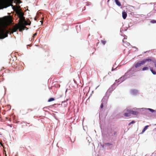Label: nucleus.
Returning <instances> with one entry per match:
<instances>
[{
  "mask_svg": "<svg viewBox=\"0 0 156 156\" xmlns=\"http://www.w3.org/2000/svg\"><path fill=\"white\" fill-rule=\"evenodd\" d=\"M54 100V98H50L48 100V102H50Z\"/></svg>",
  "mask_w": 156,
  "mask_h": 156,
  "instance_id": "nucleus-14",
  "label": "nucleus"
},
{
  "mask_svg": "<svg viewBox=\"0 0 156 156\" xmlns=\"http://www.w3.org/2000/svg\"><path fill=\"white\" fill-rule=\"evenodd\" d=\"M0 135H1V134H0Z\"/></svg>",
  "mask_w": 156,
  "mask_h": 156,
  "instance_id": "nucleus-29",
  "label": "nucleus"
},
{
  "mask_svg": "<svg viewBox=\"0 0 156 156\" xmlns=\"http://www.w3.org/2000/svg\"><path fill=\"white\" fill-rule=\"evenodd\" d=\"M135 122V121H132L131 122H129V124H128V125H130L131 124H133V123H134Z\"/></svg>",
  "mask_w": 156,
  "mask_h": 156,
  "instance_id": "nucleus-18",
  "label": "nucleus"
},
{
  "mask_svg": "<svg viewBox=\"0 0 156 156\" xmlns=\"http://www.w3.org/2000/svg\"><path fill=\"white\" fill-rule=\"evenodd\" d=\"M24 24L25 25H30V24H29V23H27L26 21H25V22H24Z\"/></svg>",
  "mask_w": 156,
  "mask_h": 156,
  "instance_id": "nucleus-19",
  "label": "nucleus"
},
{
  "mask_svg": "<svg viewBox=\"0 0 156 156\" xmlns=\"http://www.w3.org/2000/svg\"><path fill=\"white\" fill-rule=\"evenodd\" d=\"M144 62L143 61V60L138 62L135 65L134 67L136 68L139 67L140 66L144 64Z\"/></svg>",
  "mask_w": 156,
  "mask_h": 156,
  "instance_id": "nucleus-4",
  "label": "nucleus"
},
{
  "mask_svg": "<svg viewBox=\"0 0 156 156\" xmlns=\"http://www.w3.org/2000/svg\"><path fill=\"white\" fill-rule=\"evenodd\" d=\"M155 125H156V124Z\"/></svg>",
  "mask_w": 156,
  "mask_h": 156,
  "instance_id": "nucleus-30",
  "label": "nucleus"
},
{
  "mask_svg": "<svg viewBox=\"0 0 156 156\" xmlns=\"http://www.w3.org/2000/svg\"><path fill=\"white\" fill-rule=\"evenodd\" d=\"M104 105L103 104L101 103V108H102L103 107V105Z\"/></svg>",
  "mask_w": 156,
  "mask_h": 156,
  "instance_id": "nucleus-20",
  "label": "nucleus"
},
{
  "mask_svg": "<svg viewBox=\"0 0 156 156\" xmlns=\"http://www.w3.org/2000/svg\"><path fill=\"white\" fill-rule=\"evenodd\" d=\"M143 61H144V63L146 62H151V61L152 60L150 58H148V59H144L143 60Z\"/></svg>",
  "mask_w": 156,
  "mask_h": 156,
  "instance_id": "nucleus-13",
  "label": "nucleus"
},
{
  "mask_svg": "<svg viewBox=\"0 0 156 156\" xmlns=\"http://www.w3.org/2000/svg\"><path fill=\"white\" fill-rule=\"evenodd\" d=\"M126 44H127V45L128 46H129V45H130V44L129 43H127Z\"/></svg>",
  "mask_w": 156,
  "mask_h": 156,
  "instance_id": "nucleus-23",
  "label": "nucleus"
},
{
  "mask_svg": "<svg viewBox=\"0 0 156 156\" xmlns=\"http://www.w3.org/2000/svg\"><path fill=\"white\" fill-rule=\"evenodd\" d=\"M40 22L41 23V24H42V22L41 21H40Z\"/></svg>",
  "mask_w": 156,
  "mask_h": 156,
  "instance_id": "nucleus-27",
  "label": "nucleus"
},
{
  "mask_svg": "<svg viewBox=\"0 0 156 156\" xmlns=\"http://www.w3.org/2000/svg\"><path fill=\"white\" fill-rule=\"evenodd\" d=\"M107 100L104 97L101 100V102L102 104H103L104 105H106L107 103Z\"/></svg>",
  "mask_w": 156,
  "mask_h": 156,
  "instance_id": "nucleus-8",
  "label": "nucleus"
},
{
  "mask_svg": "<svg viewBox=\"0 0 156 156\" xmlns=\"http://www.w3.org/2000/svg\"><path fill=\"white\" fill-rule=\"evenodd\" d=\"M129 112L130 114H132L134 115L137 116L139 114V112L136 111H133L132 110H129Z\"/></svg>",
  "mask_w": 156,
  "mask_h": 156,
  "instance_id": "nucleus-5",
  "label": "nucleus"
},
{
  "mask_svg": "<svg viewBox=\"0 0 156 156\" xmlns=\"http://www.w3.org/2000/svg\"><path fill=\"white\" fill-rule=\"evenodd\" d=\"M37 34L36 33H35V34H34V36H36Z\"/></svg>",
  "mask_w": 156,
  "mask_h": 156,
  "instance_id": "nucleus-24",
  "label": "nucleus"
},
{
  "mask_svg": "<svg viewBox=\"0 0 156 156\" xmlns=\"http://www.w3.org/2000/svg\"><path fill=\"white\" fill-rule=\"evenodd\" d=\"M116 5L118 6H120L121 5L120 2L118 0H114Z\"/></svg>",
  "mask_w": 156,
  "mask_h": 156,
  "instance_id": "nucleus-9",
  "label": "nucleus"
},
{
  "mask_svg": "<svg viewBox=\"0 0 156 156\" xmlns=\"http://www.w3.org/2000/svg\"><path fill=\"white\" fill-rule=\"evenodd\" d=\"M151 23H156V20H151L150 21Z\"/></svg>",
  "mask_w": 156,
  "mask_h": 156,
  "instance_id": "nucleus-16",
  "label": "nucleus"
},
{
  "mask_svg": "<svg viewBox=\"0 0 156 156\" xmlns=\"http://www.w3.org/2000/svg\"><path fill=\"white\" fill-rule=\"evenodd\" d=\"M154 66L155 68H156V63H155V64H154Z\"/></svg>",
  "mask_w": 156,
  "mask_h": 156,
  "instance_id": "nucleus-25",
  "label": "nucleus"
},
{
  "mask_svg": "<svg viewBox=\"0 0 156 156\" xmlns=\"http://www.w3.org/2000/svg\"><path fill=\"white\" fill-rule=\"evenodd\" d=\"M127 16V13L125 12V11H123L122 12V18L124 19H126Z\"/></svg>",
  "mask_w": 156,
  "mask_h": 156,
  "instance_id": "nucleus-7",
  "label": "nucleus"
},
{
  "mask_svg": "<svg viewBox=\"0 0 156 156\" xmlns=\"http://www.w3.org/2000/svg\"><path fill=\"white\" fill-rule=\"evenodd\" d=\"M26 28V27L25 26L24 24L22 23L19 25L16 26L13 28L12 29L10 30L9 31L7 30L5 31V30H2L1 33L2 35L0 36V39H4L7 37L8 34L9 33H12L14 32H15L18 29H20V31H21L22 30H24Z\"/></svg>",
  "mask_w": 156,
  "mask_h": 156,
  "instance_id": "nucleus-1",
  "label": "nucleus"
},
{
  "mask_svg": "<svg viewBox=\"0 0 156 156\" xmlns=\"http://www.w3.org/2000/svg\"><path fill=\"white\" fill-rule=\"evenodd\" d=\"M149 127V126L147 125L145 126V127L144 128V129L142 131V132L141 133H143L148 128V127Z\"/></svg>",
  "mask_w": 156,
  "mask_h": 156,
  "instance_id": "nucleus-10",
  "label": "nucleus"
},
{
  "mask_svg": "<svg viewBox=\"0 0 156 156\" xmlns=\"http://www.w3.org/2000/svg\"><path fill=\"white\" fill-rule=\"evenodd\" d=\"M151 61L153 62L154 64L156 63V61L154 58H152L151 59Z\"/></svg>",
  "mask_w": 156,
  "mask_h": 156,
  "instance_id": "nucleus-17",
  "label": "nucleus"
},
{
  "mask_svg": "<svg viewBox=\"0 0 156 156\" xmlns=\"http://www.w3.org/2000/svg\"><path fill=\"white\" fill-rule=\"evenodd\" d=\"M116 132H115L114 133V134L115 135V134H116Z\"/></svg>",
  "mask_w": 156,
  "mask_h": 156,
  "instance_id": "nucleus-26",
  "label": "nucleus"
},
{
  "mask_svg": "<svg viewBox=\"0 0 156 156\" xmlns=\"http://www.w3.org/2000/svg\"><path fill=\"white\" fill-rule=\"evenodd\" d=\"M144 109H146V110H149V111H150L152 113L154 112H155V110H154L153 109H151V108H144Z\"/></svg>",
  "mask_w": 156,
  "mask_h": 156,
  "instance_id": "nucleus-11",
  "label": "nucleus"
},
{
  "mask_svg": "<svg viewBox=\"0 0 156 156\" xmlns=\"http://www.w3.org/2000/svg\"><path fill=\"white\" fill-rule=\"evenodd\" d=\"M106 144V145H109V146H110V145H111V144H110V143H106V144Z\"/></svg>",
  "mask_w": 156,
  "mask_h": 156,
  "instance_id": "nucleus-21",
  "label": "nucleus"
},
{
  "mask_svg": "<svg viewBox=\"0 0 156 156\" xmlns=\"http://www.w3.org/2000/svg\"><path fill=\"white\" fill-rule=\"evenodd\" d=\"M101 42L104 45H105L106 43V41H105L103 40H101Z\"/></svg>",
  "mask_w": 156,
  "mask_h": 156,
  "instance_id": "nucleus-15",
  "label": "nucleus"
},
{
  "mask_svg": "<svg viewBox=\"0 0 156 156\" xmlns=\"http://www.w3.org/2000/svg\"><path fill=\"white\" fill-rule=\"evenodd\" d=\"M129 73V72H128L125 73V75L120 77L119 79L117 80H116V82H117L118 83H119V84H120L121 83L123 82L126 79L129 78V77H127L126 76Z\"/></svg>",
  "mask_w": 156,
  "mask_h": 156,
  "instance_id": "nucleus-2",
  "label": "nucleus"
},
{
  "mask_svg": "<svg viewBox=\"0 0 156 156\" xmlns=\"http://www.w3.org/2000/svg\"><path fill=\"white\" fill-rule=\"evenodd\" d=\"M114 69H113V68H112V71H113Z\"/></svg>",
  "mask_w": 156,
  "mask_h": 156,
  "instance_id": "nucleus-28",
  "label": "nucleus"
},
{
  "mask_svg": "<svg viewBox=\"0 0 156 156\" xmlns=\"http://www.w3.org/2000/svg\"><path fill=\"white\" fill-rule=\"evenodd\" d=\"M138 93V91L136 90L133 89L130 90L131 94L133 95H136Z\"/></svg>",
  "mask_w": 156,
  "mask_h": 156,
  "instance_id": "nucleus-6",
  "label": "nucleus"
},
{
  "mask_svg": "<svg viewBox=\"0 0 156 156\" xmlns=\"http://www.w3.org/2000/svg\"><path fill=\"white\" fill-rule=\"evenodd\" d=\"M149 69H150V71L153 75H156V71L155 70H154L152 68H150L149 66L143 67L142 69V70L143 71L147 70Z\"/></svg>",
  "mask_w": 156,
  "mask_h": 156,
  "instance_id": "nucleus-3",
  "label": "nucleus"
},
{
  "mask_svg": "<svg viewBox=\"0 0 156 156\" xmlns=\"http://www.w3.org/2000/svg\"><path fill=\"white\" fill-rule=\"evenodd\" d=\"M133 110H140V108H133Z\"/></svg>",
  "mask_w": 156,
  "mask_h": 156,
  "instance_id": "nucleus-22",
  "label": "nucleus"
},
{
  "mask_svg": "<svg viewBox=\"0 0 156 156\" xmlns=\"http://www.w3.org/2000/svg\"><path fill=\"white\" fill-rule=\"evenodd\" d=\"M128 112L125 113L124 114V115L126 117H129L130 116V114H131L129 112V110L127 111Z\"/></svg>",
  "mask_w": 156,
  "mask_h": 156,
  "instance_id": "nucleus-12",
  "label": "nucleus"
}]
</instances>
